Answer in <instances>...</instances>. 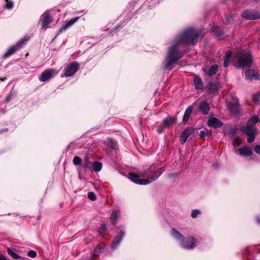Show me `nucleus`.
Wrapping results in <instances>:
<instances>
[{
	"label": "nucleus",
	"mask_w": 260,
	"mask_h": 260,
	"mask_svg": "<svg viewBox=\"0 0 260 260\" xmlns=\"http://www.w3.org/2000/svg\"><path fill=\"white\" fill-rule=\"evenodd\" d=\"M199 36V32L192 28H187L181 33L175 43L169 48L167 57L164 62L165 69H171L173 64L182 57L183 53L180 51L182 45H195Z\"/></svg>",
	"instance_id": "1"
},
{
	"label": "nucleus",
	"mask_w": 260,
	"mask_h": 260,
	"mask_svg": "<svg viewBox=\"0 0 260 260\" xmlns=\"http://www.w3.org/2000/svg\"><path fill=\"white\" fill-rule=\"evenodd\" d=\"M152 167V166L147 171L145 172H143L140 173V175L138 176L134 173H129V178L134 182L140 184V185H146L147 184H149L152 181L156 180L165 171L164 168H161L159 169L158 170L155 171L152 176L146 179H140L139 177H144L146 175H147L149 172V170L151 169V168Z\"/></svg>",
	"instance_id": "2"
},
{
	"label": "nucleus",
	"mask_w": 260,
	"mask_h": 260,
	"mask_svg": "<svg viewBox=\"0 0 260 260\" xmlns=\"http://www.w3.org/2000/svg\"><path fill=\"white\" fill-rule=\"evenodd\" d=\"M258 121V117H252L248 120L247 125L241 128L242 132L248 136L247 141L249 143H251L255 140L257 129L253 125Z\"/></svg>",
	"instance_id": "3"
},
{
	"label": "nucleus",
	"mask_w": 260,
	"mask_h": 260,
	"mask_svg": "<svg viewBox=\"0 0 260 260\" xmlns=\"http://www.w3.org/2000/svg\"><path fill=\"white\" fill-rule=\"evenodd\" d=\"M235 62L239 67H249L252 62V58L248 51H240L235 57Z\"/></svg>",
	"instance_id": "4"
},
{
	"label": "nucleus",
	"mask_w": 260,
	"mask_h": 260,
	"mask_svg": "<svg viewBox=\"0 0 260 260\" xmlns=\"http://www.w3.org/2000/svg\"><path fill=\"white\" fill-rule=\"evenodd\" d=\"M27 40L25 39H22L20 40L15 46L10 48L8 51L4 54V58H7L10 55L14 54L17 50L19 49L22 47V46L26 43Z\"/></svg>",
	"instance_id": "5"
},
{
	"label": "nucleus",
	"mask_w": 260,
	"mask_h": 260,
	"mask_svg": "<svg viewBox=\"0 0 260 260\" xmlns=\"http://www.w3.org/2000/svg\"><path fill=\"white\" fill-rule=\"evenodd\" d=\"M78 69V64L77 62H72L68 65L64 70V76L70 77L73 75Z\"/></svg>",
	"instance_id": "6"
},
{
	"label": "nucleus",
	"mask_w": 260,
	"mask_h": 260,
	"mask_svg": "<svg viewBox=\"0 0 260 260\" xmlns=\"http://www.w3.org/2000/svg\"><path fill=\"white\" fill-rule=\"evenodd\" d=\"M57 72L53 69H49L42 73L39 77V80L41 82H45L49 80L54 74H56Z\"/></svg>",
	"instance_id": "7"
},
{
	"label": "nucleus",
	"mask_w": 260,
	"mask_h": 260,
	"mask_svg": "<svg viewBox=\"0 0 260 260\" xmlns=\"http://www.w3.org/2000/svg\"><path fill=\"white\" fill-rule=\"evenodd\" d=\"M242 17L249 20L260 19V14L258 12L246 10L242 14Z\"/></svg>",
	"instance_id": "8"
},
{
	"label": "nucleus",
	"mask_w": 260,
	"mask_h": 260,
	"mask_svg": "<svg viewBox=\"0 0 260 260\" xmlns=\"http://www.w3.org/2000/svg\"><path fill=\"white\" fill-rule=\"evenodd\" d=\"M227 105L229 110L233 114L235 115L239 113V108L237 99H233L232 102H229Z\"/></svg>",
	"instance_id": "9"
},
{
	"label": "nucleus",
	"mask_w": 260,
	"mask_h": 260,
	"mask_svg": "<svg viewBox=\"0 0 260 260\" xmlns=\"http://www.w3.org/2000/svg\"><path fill=\"white\" fill-rule=\"evenodd\" d=\"M182 246L186 249H191L196 246L195 239L191 237L188 239L183 240L182 242Z\"/></svg>",
	"instance_id": "10"
},
{
	"label": "nucleus",
	"mask_w": 260,
	"mask_h": 260,
	"mask_svg": "<svg viewBox=\"0 0 260 260\" xmlns=\"http://www.w3.org/2000/svg\"><path fill=\"white\" fill-rule=\"evenodd\" d=\"M194 132V129L192 128H186L181 134L180 138V143L182 144H184L187 139L188 138V137Z\"/></svg>",
	"instance_id": "11"
},
{
	"label": "nucleus",
	"mask_w": 260,
	"mask_h": 260,
	"mask_svg": "<svg viewBox=\"0 0 260 260\" xmlns=\"http://www.w3.org/2000/svg\"><path fill=\"white\" fill-rule=\"evenodd\" d=\"M41 20L42 21V28H46V26L52 21V19H51L50 15L47 12L43 13L41 16Z\"/></svg>",
	"instance_id": "12"
},
{
	"label": "nucleus",
	"mask_w": 260,
	"mask_h": 260,
	"mask_svg": "<svg viewBox=\"0 0 260 260\" xmlns=\"http://www.w3.org/2000/svg\"><path fill=\"white\" fill-rule=\"evenodd\" d=\"M245 75L246 78L249 80L260 79V75H259L256 71L253 70H248L246 71L245 73Z\"/></svg>",
	"instance_id": "13"
},
{
	"label": "nucleus",
	"mask_w": 260,
	"mask_h": 260,
	"mask_svg": "<svg viewBox=\"0 0 260 260\" xmlns=\"http://www.w3.org/2000/svg\"><path fill=\"white\" fill-rule=\"evenodd\" d=\"M124 235V232L123 231H120L119 234L117 235L111 244V247L113 249L116 248L121 241L123 236Z\"/></svg>",
	"instance_id": "14"
},
{
	"label": "nucleus",
	"mask_w": 260,
	"mask_h": 260,
	"mask_svg": "<svg viewBox=\"0 0 260 260\" xmlns=\"http://www.w3.org/2000/svg\"><path fill=\"white\" fill-rule=\"evenodd\" d=\"M208 125L210 127H213L214 128H218L221 127L222 125V123L217 118L212 117L208 120Z\"/></svg>",
	"instance_id": "15"
},
{
	"label": "nucleus",
	"mask_w": 260,
	"mask_h": 260,
	"mask_svg": "<svg viewBox=\"0 0 260 260\" xmlns=\"http://www.w3.org/2000/svg\"><path fill=\"white\" fill-rule=\"evenodd\" d=\"M218 68V66L214 64L209 69H204V72L206 76L211 77L216 73Z\"/></svg>",
	"instance_id": "16"
},
{
	"label": "nucleus",
	"mask_w": 260,
	"mask_h": 260,
	"mask_svg": "<svg viewBox=\"0 0 260 260\" xmlns=\"http://www.w3.org/2000/svg\"><path fill=\"white\" fill-rule=\"evenodd\" d=\"M79 17H77L70 19L68 22L62 26V27L59 29V32H61L62 30H66L69 27L73 25L79 20Z\"/></svg>",
	"instance_id": "17"
},
{
	"label": "nucleus",
	"mask_w": 260,
	"mask_h": 260,
	"mask_svg": "<svg viewBox=\"0 0 260 260\" xmlns=\"http://www.w3.org/2000/svg\"><path fill=\"white\" fill-rule=\"evenodd\" d=\"M193 110V107L191 106H188L185 111L184 116L183 117V123H186L190 117V114L191 113Z\"/></svg>",
	"instance_id": "18"
},
{
	"label": "nucleus",
	"mask_w": 260,
	"mask_h": 260,
	"mask_svg": "<svg viewBox=\"0 0 260 260\" xmlns=\"http://www.w3.org/2000/svg\"><path fill=\"white\" fill-rule=\"evenodd\" d=\"M239 154L242 156H249L252 154L251 150L248 147H243L238 150Z\"/></svg>",
	"instance_id": "19"
},
{
	"label": "nucleus",
	"mask_w": 260,
	"mask_h": 260,
	"mask_svg": "<svg viewBox=\"0 0 260 260\" xmlns=\"http://www.w3.org/2000/svg\"><path fill=\"white\" fill-rule=\"evenodd\" d=\"M199 109L203 114L206 115L209 113L210 109L209 105L206 102H202L200 105Z\"/></svg>",
	"instance_id": "20"
},
{
	"label": "nucleus",
	"mask_w": 260,
	"mask_h": 260,
	"mask_svg": "<svg viewBox=\"0 0 260 260\" xmlns=\"http://www.w3.org/2000/svg\"><path fill=\"white\" fill-rule=\"evenodd\" d=\"M194 85L197 89H202L203 87V83L202 79L198 76H196L194 78Z\"/></svg>",
	"instance_id": "21"
},
{
	"label": "nucleus",
	"mask_w": 260,
	"mask_h": 260,
	"mask_svg": "<svg viewBox=\"0 0 260 260\" xmlns=\"http://www.w3.org/2000/svg\"><path fill=\"white\" fill-rule=\"evenodd\" d=\"M175 120L176 118L175 117H168L163 121L161 126L163 127H168L175 122Z\"/></svg>",
	"instance_id": "22"
},
{
	"label": "nucleus",
	"mask_w": 260,
	"mask_h": 260,
	"mask_svg": "<svg viewBox=\"0 0 260 260\" xmlns=\"http://www.w3.org/2000/svg\"><path fill=\"white\" fill-rule=\"evenodd\" d=\"M105 248V245L103 243H101L98 245L95 248L93 253V256H99L102 252H103Z\"/></svg>",
	"instance_id": "23"
},
{
	"label": "nucleus",
	"mask_w": 260,
	"mask_h": 260,
	"mask_svg": "<svg viewBox=\"0 0 260 260\" xmlns=\"http://www.w3.org/2000/svg\"><path fill=\"white\" fill-rule=\"evenodd\" d=\"M211 134V132L207 129H204L201 131L199 134V136L201 138L204 139L206 137L209 136Z\"/></svg>",
	"instance_id": "24"
},
{
	"label": "nucleus",
	"mask_w": 260,
	"mask_h": 260,
	"mask_svg": "<svg viewBox=\"0 0 260 260\" xmlns=\"http://www.w3.org/2000/svg\"><path fill=\"white\" fill-rule=\"evenodd\" d=\"M172 235L175 238L179 240L183 238V236L174 228L172 230Z\"/></svg>",
	"instance_id": "25"
},
{
	"label": "nucleus",
	"mask_w": 260,
	"mask_h": 260,
	"mask_svg": "<svg viewBox=\"0 0 260 260\" xmlns=\"http://www.w3.org/2000/svg\"><path fill=\"white\" fill-rule=\"evenodd\" d=\"M214 31L215 32V35L216 36V37L217 38H218V39H221L223 38L224 37V34L223 33V32L219 30V28L217 27H215L214 29Z\"/></svg>",
	"instance_id": "26"
},
{
	"label": "nucleus",
	"mask_w": 260,
	"mask_h": 260,
	"mask_svg": "<svg viewBox=\"0 0 260 260\" xmlns=\"http://www.w3.org/2000/svg\"><path fill=\"white\" fill-rule=\"evenodd\" d=\"M208 88L210 92H215L218 90L217 85L215 84H213V83L209 82L208 84Z\"/></svg>",
	"instance_id": "27"
},
{
	"label": "nucleus",
	"mask_w": 260,
	"mask_h": 260,
	"mask_svg": "<svg viewBox=\"0 0 260 260\" xmlns=\"http://www.w3.org/2000/svg\"><path fill=\"white\" fill-rule=\"evenodd\" d=\"M93 170L95 172L100 171L102 168V164L100 162L95 161L93 164Z\"/></svg>",
	"instance_id": "28"
},
{
	"label": "nucleus",
	"mask_w": 260,
	"mask_h": 260,
	"mask_svg": "<svg viewBox=\"0 0 260 260\" xmlns=\"http://www.w3.org/2000/svg\"><path fill=\"white\" fill-rule=\"evenodd\" d=\"M7 251H8V252L9 254L11 256H12L13 258H14V259H18V258H20V256L17 255L15 253V252L14 251V250L8 248V249H7Z\"/></svg>",
	"instance_id": "29"
},
{
	"label": "nucleus",
	"mask_w": 260,
	"mask_h": 260,
	"mask_svg": "<svg viewBox=\"0 0 260 260\" xmlns=\"http://www.w3.org/2000/svg\"><path fill=\"white\" fill-rule=\"evenodd\" d=\"M201 211L199 209H195L192 211L191 216L193 218H195L197 217V216L201 214Z\"/></svg>",
	"instance_id": "30"
},
{
	"label": "nucleus",
	"mask_w": 260,
	"mask_h": 260,
	"mask_svg": "<svg viewBox=\"0 0 260 260\" xmlns=\"http://www.w3.org/2000/svg\"><path fill=\"white\" fill-rule=\"evenodd\" d=\"M73 162L75 165H79L81 164L82 160L79 156H75L73 158Z\"/></svg>",
	"instance_id": "31"
},
{
	"label": "nucleus",
	"mask_w": 260,
	"mask_h": 260,
	"mask_svg": "<svg viewBox=\"0 0 260 260\" xmlns=\"http://www.w3.org/2000/svg\"><path fill=\"white\" fill-rule=\"evenodd\" d=\"M107 143L112 149L115 148L116 144L112 139H111L110 138L108 139H107Z\"/></svg>",
	"instance_id": "32"
},
{
	"label": "nucleus",
	"mask_w": 260,
	"mask_h": 260,
	"mask_svg": "<svg viewBox=\"0 0 260 260\" xmlns=\"http://www.w3.org/2000/svg\"><path fill=\"white\" fill-rule=\"evenodd\" d=\"M111 219L112 220H114V221H113L112 223L115 224V220L118 218V213L117 211H113L111 215Z\"/></svg>",
	"instance_id": "33"
},
{
	"label": "nucleus",
	"mask_w": 260,
	"mask_h": 260,
	"mask_svg": "<svg viewBox=\"0 0 260 260\" xmlns=\"http://www.w3.org/2000/svg\"><path fill=\"white\" fill-rule=\"evenodd\" d=\"M253 100V101L256 103L259 104V99H260V95L259 93H255L252 96Z\"/></svg>",
	"instance_id": "34"
},
{
	"label": "nucleus",
	"mask_w": 260,
	"mask_h": 260,
	"mask_svg": "<svg viewBox=\"0 0 260 260\" xmlns=\"http://www.w3.org/2000/svg\"><path fill=\"white\" fill-rule=\"evenodd\" d=\"M6 4L5 5V8L8 9H11L13 8V3L12 2L10 1V2H9L8 0H6Z\"/></svg>",
	"instance_id": "35"
},
{
	"label": "nucleus",
	"mask_w": 260,
	"mask_h": 260,
	"mask_svg": "<svg viewBox=\"0 0 260 260\" xmlns=\"http://www.w3.org/2000/svg\"><path fill=\"white\" fill-rule=\"evenodd\" d=\"M88 197L91 201H94L96 199V196L92 192H88Z\"/></svg>",
	"instance_id": "36"
},
{
	"label": "nucleus",
	"mask_w": 260,
	"mask_h": 260,
	"mask_svg": "<svg viewBox=\"0 0 260 260\" xmlns=\"http://www.w3.org/2000/svg\"><path fill=\"white\" fill-rule=\"evenodd\" d=\"M107 228L106 225L102 224L99 230V233L100 235H102L103 233L106 231Z\"/></svg>",
	"instance_id": "37"
},
{
	"label": "nucleus",
	"mask_w": 260,
	"mask_h": 260,
	"mask_svg": "<svg viewBox=\"0 0 260 260\" xmlns=\"http://www.w3.org/2000/svg\"><path fill=\"white\" fill-rule=\"evenodd\" d=\"M28 256L31 257H35L36 256V252L35 251L30 250L28 252Z\"/></svg>",
	"instance_id": "38"
},
{
	"label": "nucleus",
	"mask_w": 260,
	"mask_h": 260,
	"mask_svg": "<svg viewBox=\"0 0 260 260\" xmlns=\"http://www.w3.org/2000/svg\"><path fill=\"white\" fill-rule=\"evenodd\" d=\"M232 52L231 50H228V51H226V52L225 53L224 59H227L230 60V58L232 55Z\"/></svg>",
	"instance_id": "39"
},
{
	"label": "nucleus",
	"mask_w": 260,
	"mask_h": 260,
	"mask_svg": "<svg viewBox=\"0 0 260 260\" xmlns=\"http://www.w3.org/2000/svg\"><path fill=\"white\" fill-rule=\"evenodd\" d=\"M254 151L257 154H260V145H256L255 146Z\"/></svg>",
	"instance_id": "40"
},
{
	"label": "nucleus",
	"mask_w": 260,
	"mask_h": 260,
	"mask_svg": "<svg viewBox=\"0 0 260 260\" xmlns=\"http://www.w3.org/2000/svg\"><path fill=\"white\" fill-rule=\"evenodd\" d=\"M84 160L85 161V167H89L90 164V162L88 161V156H87L85 158Z\"/></svg>",
	"instance_id": "41"
},
{
	"label": "nucleus",
	"mask_w": 260,
	"mask_h": 260,
	"mask_svg": "<svg viewBox=\"0 0 260 260\" xmlns=\"http://www.w3.org/2000/svg\"><path fill=\"white\" fill-rule=\"evenodd\" d=\"M229 64V59H224L223 65L224 67H228Z\"/></svg>",
	"instance_id": "42"
},
{
	"label": "nucleus",
	"mask_w": 260,
	"mask_h": 260,
	"mask_svg": "<svg viewBox=\"0 0 260 260\" xmlns=\"http://www.w3.org/2000/svg\"><path fill=\"white\" fill-rule=\"evenodd\" d=\"M164 128L161 125V126H160L159 127H158L157 129V132L159 133V134H160L162 132H163V130H164Z\"/></svg>",
	"instance_id": "43"
},
{
	"label": "nucleus",
	"mask_w": 260,
	"mask_h": 260,
	"mask_svg": "<svg viewBox=\"0 0 260 260\" xmlns=\"http://www.w3.org/2000/svg\"><path fill=\"white\" fill-rule=\"evenodd\" d=\"M0 260H8V259L3 254H0Z\"/></svg>",
	"instance_id": "44"
},
{
	"label": "nucleus",
	"mask_w": 260,
	"mask_h": 260,
	"mask_svg": "<svg viewBox=\"0 0 260 260\" xmlns=\"http://www.w3.org/2000/svg\"><path fill=\"white\" fill-rule=\"evenodd\" d=\"M236 143H237L238 144L240 143V140L239 139V138H236L233 142L234 144Z\"/></svg>",
	"instance_id": "45"
},
{
	"label": "nucleus",
	"mask_w": 260,
	"mask_h": 260,
	"mask_svg": "<svg viewBox=\"0 0 260 260\" xmlns=\"http://www.w3.org/2000/svg\"><path fill=\"white\" fill-rule=\"evenodd\" d=\"M256 220L258 223H260V216H258L256 217Z\"/></svg>",
	"instance_id": "46"
},
{
	"label": "nucleus",
	"mask_w": 260,
	"mask_h": 260,
	"mask_svg": "<svg viewBox=\"0 0 260 260\" xmlns=\"http://www.w3.org/2000/svg\"><path fill=\"white\" fill-rule=\"evenodd\" d=\"M6 79V77H4V78H0V80L2 81H5V80Z\"/></svg>",
	"instance_id": "47"
}]
</instances>
